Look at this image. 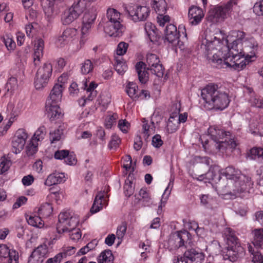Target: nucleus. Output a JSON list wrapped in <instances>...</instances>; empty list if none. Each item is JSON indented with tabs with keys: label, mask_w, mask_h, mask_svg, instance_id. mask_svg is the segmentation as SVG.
<instances>
[{
	"label": "nucleus",
	"mask_w": 263,
	"mask_h": 263,
	"mask_svg": "<svg viewBox=\"0 0 263 263\" xmlns=\"http://www.w3.org/2000/svg\"><path fill=\"white\" fill-rule=\"evenodd\" d=\"M258 48L257 42L253 37H251L242 42L239 47L236 42L234 43L233 45L230 47V53L235 55L241 54L251 60L255 57Z\"/></svg>",
	"instance_id": "nucleus-9"
},
{
	"label": "nucleus",
	"mask_w": 263,
	"mask_h": 263,
	"mask_svg": "<svg viewBox=\"0 0 263 263\" xmlns=\"http://www.w3.org/2000/svg\"><path fill=\"white\" fill-rule=\"evenodd\" d=\"M253 11L257 15L263 16V0H260L255 3Z\"/></svg>",
	"instance_id": "nucleus-62"
},
{
	"label": "nucleus",
	"mask_w": 263,
	"mask_h": 263,
	"mask_svg": "<svg viewBox=\"0 0 263 263\" xmlns=\"http://www.w3.org/2000/svg\"><path fill=\"white\" fill-rule=\"evenodd\" d=\"M219 168L218 166H215L211 167L209 171L206 173V178L208 181H213L218 183V187L221 189L223 188V184L224 180H220V172Z\"/></svg>",
	"instance_id": "nucleus-23"
},
{
	"label": "nucleus",
	"mask_w": 263,
	"mask_h": 263,
	"mask_svg": "<svg viewBox=\"0 0 263 263\" xmlns=\"http://www.w3.org/2000/svg\"><path fill=\"white\" fill-rule=\"evenodd\" d=\"M144 30L145 33L151 42H154L156 39V32L155 26L151 22H147L145 24Z\"/></svg>",
	"instance_id": "nucleus-38"
},
{
	"label": "nucleus",
	"mask_w": 263,
	"mask_h": 263,
	"mask_svg": "<svg viewBox=\"0 0 263 263\" xmlns=\"http://www.w3.org/2000/svg\"><path fill=\"white\" fill-rule=\"evenodd\" d=\"M224 234L227 237L228 247H234L241 246L238 238L235 234V232L230 228H226L224 231Z\"/></svg>",
	"instance_id": "nucleus-30"
},
{
	"label": "nucleus",
	"mask_w": 263,
	"mask_h": 263,
	"mask_svg": "<svg viewBox=\"0 0 263 263\" xmlns=\"http://www.w3.org/2000/svg\"><path fill=\"white\" fill-rule=\"evenodd\" d=\"M179 125L177 116H171L167 122L166 130L168 133H173L177 130Z\"/></svg>",
	"instance_id": "nucleus-42"
},
{
	"label": "nucleus",
	"mask_w": 263,
	"mask_h": 263,
	"mask_svg": "<svg viewBox=\"0 0 263 263\" xmlns=\"http://www.w3.org/2000/svg\"><path fill=\"white\" fill-rule=\"evenodd\" d=\"M127 226L126 223H122L117 228L116 236L118 239L120 240L119 243H121L126 232Z\"/></svg>",
	"instance_id": "nucleus-58"
},
{
	"label": "nucleus",
	"mask_w": 263,
	"mask_h": 263,
	"mask_svg": "<svg viewBox=\"0 0 263 263\" xmlns=\"http://www.w3.org/2000/svg\"><path fill=\"white\" fill-rule=\"evenodd\" d=\"M52 72V65L49 63H46L44 65L39 68L36 74L42 78H44L45 80L49 81V79L51 76Z\"/></svg>",
	"instance_id": "nucleus-34"
},
{
	"label": "nucleus",
	"mask_w": 263,
	"mask_h": 263,
	"mask_svg": "<svg viewBox=\"0 0 263 263\" xmlns=\"http://www.w3.org/2000/svg\"><path fill=\"white\" fill-rule=\"evenodd\" d=\"M190 236V234L187 231L178 232L171 235L167 242L168 249L173 251L179 248H184L187 249L191 247L192 242L189 239Z\"/></svg>",
	"instance_id": "nucleus-10"
},
{
	"label": "nucleus",
	"mask_w": 263,
	"mask_h": 263,
	"mask_svg": "<svg viewBox=\"0 0 263 263\" xmlns=\"http://www.w3.org/2000/svg\"><path fill=\"white\" fill-rule=\"evenodd\" d=\"M17 87V80L16 78L11 77L9 78L5 85L7 91H13Z\"/></svg>",
	"instance_id": "nucleus-56"
},
{
	"label": "nucleus",
	"mask_w": 263,
	"mask_h": 263,
	"mask_svg": "<svg viewBox=\"0 0 263 263\" xmlns=\"http://www.w3.org/2000/svg\"><path fill=\"white\" fill-rule=\"evenodd\" d=\"M83 83V86L82 87L84 89L86 90V92L87 93V96L83 100V103L82 105L84 106L87 101L93 100L97 96V91L95 90V89L97 87L98 85L93 82H91L90 83L89 86H88L86 80H84Z\"/></svg>",
	"instance_id": "nucleus-26"
},
{
	"label": "nucleus",
	"mask_w": 263,
	"mask_h": 263,
	"mask_svg": "<svg viewBox=\"0 0 263 263\" xmlns=\"http://www.w3.org/2000/svg\"><path fill=\"white\" fill-rule=\"evenodd\" d=\"M93 68L92 62L88 59L86 60L81 64V72L83 74H87L91 72Z\"/></svg>",
	"instance_id": "nucleus-50"
},
{
	"label": "nucleus",
	"mask_w": 263,
	"mask_h": 263,
	"mask_svg": "<svg viewBox=\"0 0 263 263\" xmlns=\"http://www.w3.org/2000/svg\"><path fill=\"white\" fill-rule=\"evenodd\" d=\"M138 86L133 82H129L126 88V91L128 96L133 99L139 98L138 93Z\"/></svg>",
	"instance_id": "nucleus-46"
},
{
	"label": "nucleus",
	"mask_w": 263,
	"mask_h": 263,
	"mask_svg": "<svg viewBox=\"0 0 263 263\" xmlns=\"http://www.w3.org/2000/svg\"><path fill=\"white\" fill-rule=\"evenodd\" d=\"M203 16L202 10L198 7L193 6L189 10V17L192 25H196L199 24Z\"/></svg>",
	"instance_id": "nucleus-24"
},
{
	"label": "nucleus",
	"mask_w": 263,
	"mask_h": 263,
	"mask_svg": "<svg viewBox=\"0 0 263 263\" xmlns=\"http://www.w3.org/2000/svg\"><path fill=\"white\" fill-rule=\"evenodd\" d=\"M48 82L49 80H45L44 78L36 74L34 79V86L36 89H41L47 85Z\"/></svg>",
	"instance_id": "nucleus-55"
},
{
	"label": "nucleus",
	"mask_w": 263,
	"mask_h": 263,
	"mask_svg": "<svg viewBox=\"0 0 263 263\" xmlns=\"http://www.w3.org/2000/svg\"><path fill=\"white\" fill-rule=\"evenodd\" d=\"M124 192L126 196L129 197L134 192V187L133 186V182L129 179H126L123 187Z\"/></svg>",
	"instance_id": "nucleus-54"
},
{
	"label": "nucleus",
	"mask_w": 263,
	"mask_h": 263,
	"mask_svg": "<svg viewBox=\"0 0 263 263\" xmlns=\"http://www.w3.org/2000/svg\"><path fill=\"white\" fill-rule=\"evenodd\" d=\"M249 103L252 107L261 108H263V99L258 96L250 97Z\"/></svg>",
	"instance_id": "nucleus-53"
},
{
	"label": "nucleus",
	"mask_w": 263,
	"mask_h": 263,
	"mask_svg": "<svg viewBox=\"0 0 263 263\" xmlns=\"http://www.w3.org/2000/svg\"><path fill=\"white\" fill-rule=\"evenodd\" d=\"M252 243L255 249H263V228L256 229L252 231Z\"/></svg>",
	"instance_id": "nucleus-28"
},
{
	"label": "nucleus",
	"mask_w": 263,
	"mask_h": 263,
	"mask_svg": "<svg viewBox=\"0 0 263 263\" xmlns=\"http://www.w3.org/2000/svg\"><path fill=\"white\" fill-rule=\"evenodd\" d=\"M11 165L10 161L4 158L1 159L0 162V174H3L6 172Z\"/></svg>",
	"instance_id": "nucleus-61"
},
{
	"label": "nucleus",
	"mask_w": 263,
	"mask_h": 263,
	"mask_svg": "<svg viewBox=\"0 0 263 263\" xmlns=\"http://www.w3.org/2000/svg\"><path fill=\"white\" fill-rule=\"evenodd\" d=\"M205 255L194 249L189 247L184 251L183 256H178L174 260V263H202Z\"/></svg>",
	"instance_id": "nucleus-12"
},
{
	"label": "nucleus",
	"mask_w": 263,
	"mask_h": 263,
	"mask_svg": "<svg viewBox=\"0 0 263 263\" xmlns=\"http://www.w3.org/2000/svg\"><path fill=\"white\" fill-rule=\"evenodd\" d=\"M46 129L44 126H40L35 132L32 140L38 142L42 140L46 135Z\"/></svg>",
	"instance_id": "nucleus-51"
},
{
	"label": "nucleus",
	"mask_w": 263,
	"mask_h": 263,
	"mask_svg": "<svg viewBox=\"0 0 263 263\" xmlns=\"http://www.w3.org/2000/svg\"><path fill=\"white\" fill-rule=\"evenodd\" d=\"M220 174L225 176L227 182L229 180L236 179L239 176L242 175L241 172L232 166H228L220 171Z\"/></svg>",
	"instance_id": "nucleus-31"
},
{
	"label": "nucleus",
	"mask_w": 263,
	"mask_h": 263,
	"mask_svg": "<svg viewBox=\"0 0 263 263\" xmlns=\"http://www.w3.org/2000/svg\"><path fill=\"white\" fill-rule=\"evenodd\" d=\"M89 3L86 0H79L75 2L70 7L79 16H80L88 7Z\"/></svg>",
	"instance_id": "nucleus-35"
},
{
	"label": "nucleus",
	"mask_w": 263,
	"mask_h": 263,
	"mask_svg": "<svg viewBox=\"0 0 263 263\" xmlns=\"http://www.w3.org/2000/svg\"><path fill=\"white\" fill-rule=\"evenodd\" d=\"M201 97L204 100V107L208 110H222L230 102L228 90L222 86L211 83L201 90Z\"/></svg>",
	"instance_id": "nucleus-1"
},
{
	"label": "nucleus",
	"mask_w": 263,
	"mask_h": 263,
	"mask_svg": "<svg viewBox=\"0 0 263 263\" xmlns=\"http://www.w3.org/2000/svg\"><path fill=\"white\" fill-rule=\"evenodd\" d=\"M46 111L51 121H54L62 116L61 109L57 103L46 102Z\"/></svg>",
	"instance_id": "nucleus-22"
},
{
	"label": "nucleus",
	"mask_w": 263,
	"mask_h": 263,
	"mask_svg": "<svg viewBox=\"0 0 263 263\" xmlns=\"http://www.w3.org/2000/svg\"><path fill=\"white\" fill-rule=\"evenodd\" d=\"M105 204L104 192H100L96 195L93 204L90 209V212L95 214L100 211L103 205Z\"/></svg>",
	"instance_id": "nucleus-29"
},
{
	"label": "nucleus",
	"mask_w": 263,
	"mask_h": 263,
	"mask_svg": "<svg viewBox=\"0 0 263 263\" xmlns=\"http://www.w3.org/2000/svg\"><path fill=\"white\" fill-rule=\"evenodd\" d=\"M222 255L224 260L234 262L245 255V251L241 246L228 247L222 250Z\"/></svg>",
	"instance_id": "nucleus-18"
},
{
	"label": "nucleus",
	"mask_w": 263,
	"mask_h": 263,
	"mask_svg": "<svg viewBox=\"0 0 263 263\" xmlns=\"http://www.w3.org/2000/svg\"><path fill=\"white\" fill-rule=\"evenodd\" d=\"M77 29L67 28L57 36L55 43L58 47H63L73 40L77 37Z\"/></svg>",
	"instance_id": "nucleus-17"
},
{
	"label": "nucleus",
	"mask_w": 263,
	"mask_h": 263,
	"mask_svg": "<svg viewBox=\"0 0 263 263\" xmlns=\"http://www.w3.org/2000/svg\"><path fill=\"white\" fill-rule=\"evenodd\" d=\"M117 118L118 115L117 114H114L108 116L105 119V127L108 129L111 128L112 126L116 122V120Z\"/></svg>",
	"instance_id": "nucleus-60"
},
{
	"label": "nucleus",
	"mask_w": 263,
	"mask_h": 263,
	"mask_svg": "<svg viewBox=\"0 0 263 263\" xmlns=\"http://www.w3.org/2000/svg\"><path fill=\"white\" fill-rule=\"evenodd\" d=\"M78 221L71 215L69 212H61L59 215V223L57 224V230L59 234L66 231L68 227H76Z\"/></svg>",
	"instance_id": "nucleus-15"
},
{
	"label": "nucleus",
	"mask_w": 263,
	"mask_h": 263,
	"mask_svg": "<svg viewBox=\"0 0 263 263\" xmlns=\"http://www.w3.org/2000/svg\"><path fill=\"white\" fill-rule=\"evenodd\" d=\"M217 53H214L212 59V64L213 66L218 68L233 67L238 71L243 69L252 60L249 59L241 54H237L236 55L230 53V47L226 55L222 57H219L217 59L215 56Z\"/></svg>",
	"instance_id": "nucleus-5"
},
{
	"label": "nucleus",
	"mask_w": 263,
	"mask_h": 263,
	"mask_svg": "<svg viewBox=\"0 0 263 263\" xmlns=\"http://www.w3.org/2000/svg\"><path fill=\"white\" fill-rule=\"evenodd\" d=\"M229 46L228 40L226 39V35L221 31L213 32L206 30L205 37L202 41L201 49L204 51L207 58L212 63V59L214 53H217L215 58L222 57L226 55Z\"/></svg>",
	"instance_id": "nucleus-2"
},
{
	"label": "nucleus",
	"mask_w": 263,
	"mask_h": 263,
	"mask_svg": "<svg viewBox=\"0 0 263 263\" xmlns=\"http://www.w3.org/2000/svg\"><path fill=\"white\" fill-rule=\"evenodd\" d=\"M232 35L236 37V39L234 40L230 45H228L229 47H231L234 43L236 42L238 46H239V45L241 44V43L245 41L246 39H249V37H246V34L245 32L239 30H234L232 31Z\"/></svg>",
	"instance_id": "nucleus-37"
},
{
	"label": "nucleus",
	"mask_w": 263,
	"mask_h": 263,
	"mask_svg": "<svg viewBox=\"0 0 263 263\" xmlns=\"http://www.w3.org/2000/svg\"><path fill=\"white\" fill-rule=\"evenodd\" d=\"M115 68L116 71L121 75H122L127 70V65L122 57L116 56L115 57Z\"/></svg>",
	"instance_id": "nucleus-36"
},
{
	"label": "nucleus",
	"mask_w": 263,
	"mask_h": 263,
	"mask_svg": "<svg viewBox=\"0 0 263 263\" xmlns=\"http://www.w3.org/2000/svg\"><path fill=\"white\" fill-rule=\"evenodd\" d=\"M110 95L108 92H104L101 95L99 103L103 106H106L110 102Z\"/></svg>",
	"instance_id": "nucleus-63"
},
{
	"label": "nucleus",
	"mask_w": 263,
	"mask_h": 263,
	"mask_svg": "<svg viewBox=\"0 0 263 263\" xmlns=\"http://www.w3.org/2000/svg\"><path fill=\"white\" fill-rule=\"evenodd\" d=\"M107 21L104 24V31L108 35L114 37L121 36L125 31L122 24L121 14L114 8H108L106 11Z\"/></svg>",
	"instance_id": "nucleus-6"
},
{
	"label": "nucleus",
	"mask_w": 263,
	"mask_h": 263,
	"mask_svg": "<svg viewBox=\"0 0 263 263\" xmlns=\"http://www.w3.org/2000/svg\"><path fill=\"white\" fill-rule=\"evenodd\" d=\"M66 231L61 232V233L68 232L71 239L73 240H78L81 238L82 233L81 230L76 228V227H68Z\"/></svg>",
	"instance_id": "nucleus-41"
},
{
	"label": "nucleus",
	"mask_w": 263,
	"mask_h": 263,
	"mask_svg": "<svg viewBox=\"0 0 263 263\" xmlns=\"http://www.w3.org/2000/svg\"><path fill=\"white\" fill-rule=\"evenodd\" d=\"M2 40L4 43L8 50H13L15 47V43L12 39V35L8 33H5L2 37Z\"/></svg>",
	"instance_id": "nucleus-45"
},
{
	"label": "nucleus",
	"mask_w": 263,
	"mask_h": 263,
	"mask_svg": "<svg viewBox=\"0 0 263 263\" xmlns=\"http://www.w3.org/2000/svg\"><path fill=\"white\" fill-rule=\"evenodd\" d=\"M64 177L65 175L64 173H53L48 176L45 181L44 184L49 186L59 184L65 180L64 179Z\"/></svg>",
	"instance_id": "nucleus-32"
},
{
	"label": "nucleus",
	"mask_w": 263,
	"mask_h": 263,
	"mask_svg": "<svg viewBox=\"0 0 263 263\" xmlns=\"http://www.w3.org/2000/svg\"><path fill=\"white\" fill-rule=\"evenodd\" d=\"M146 63L148 66L147 68L145 64L143 62H139L135 65L139 81L142 84H145L148 80L149 74L147 70H150L158 77H162L163 75L164 68L160 64L159 58L157 55L148 53L146 55Z\"/></svg>",
	"instance_id": "nucleus-3"
},
{
	"label": "nucleus",
	"mask_w": 263,
	"mask_h": 263,
	"mask_svg": "<svg viewBox=\"0 0 263 263\" xmlns=\"http://www.w3.org/2000/svg\"><path fill=\"white\" fill-rule=\"evenodd\" d=\"M64 0H41V5L48 21L52 20L60 12L59 3Z\"/></svg>",
	"instance_id": "nucleus-14"
},
{
	"label": "nucleus",
	"mask_w": 263,
	"mask_h": 263,
	"mask_svg": "<svg viewBox=\"0 0 263 263\" xmlns=\"http://www.w3.org/2000/svg\"><path fill=\"white\" fill-rule=\"evenodd\" d=\"M63 134V130L62 129H57L53 132L50 133V140L51 143H54L59 141L61 138V135Z\"/></svg>",
	"instance_id": "nucleus-59"
},
{
	"label": "nucleus",
	"mask_w": 263,
	"mask_h": 263,
	"mask_svg": "<svg viewBox=\"0 0 263 263\" xmlns=\"http://www.w3.org/2000/svg\"><path fill=\"white\" fill-rule=\"evenodd\" d=\"M142 133L145 140H147L149 136L155 133V123L153 121H149L144 118L142 119Z\"/></svg>",
	"instance_id": "nucleus-27"
},
{
	"label": "nucleus",
	"mask_w": 263,
	"mask_h": 263,
	"mask_svg": "<svg viewBox=\"0 0 263 263\" xmlns=\"http://www.w3.org/2000/svg\"><path fill=\"white\" fill-rule=\"evenodd\" d=\"M52 211V205L50 203H45L39 208L38 214L43 218H47L50 216Z\"/></svg>",
	"instance_id": "nucleus-39"
},
{
	"label": "nucleus",
	"mask_w": 263,
	"mask_h": 263,
	"mask_svg": "<svg viewBox=\"0 0 263 263\" xmlns=\"http://www.w3.org/2000/svg\"><path fill=\"white\" fill-rule=\"evenodd\" d=\"M48 253L46 245H41L32 252L28 259V263H42Z\"/></svg>",
	"instance_id": "nucleus-21"
},
{
	"label": "nucleus",
	"mask_w": 263,
	"mask_h": 263,
	"mask_svg": "<svg viewBox=\"0 0 263 263\" xmlns=\"http://www.w3.org/2000/svg\"><path fill=\"white\" fill-rule=\"evenodd\" d=\"M253 183L250 177L242 174L236 179L229 180L222 189V194L237 196L241 193H247L252 187Z\"/></svg>",
	"instance_id": "nucleus-7"
},
{
	"label": "nucleus",
	"mask_w": 263,
	"mask_h": 263,
	"mask_svg": "<svg viewBox=\"0 0 263 263\" xmlns=\"http://www.w3.org/2000/svg\"><path fill=\"white\" fill-rule=\"evenodd\" d=\"M249 252L253 255L252 261L254 263H263V255L258 251L250 243L247 245Z\"/></svg>",
	"instance_id": "nucleus-40"
},
{
	"label": "nucleus",
	"mask_w": 263,
	"mask_h": 263,
	"mask_svg": "<svg viewBox=\"0 0 263 263\" xmlns=\"http://www.w3.org/2000/svg\"><path fill=\"white\" fill-rule=\"evenodd\" d=\"M8 257H9L8 263H18V253L15 250H10Z\"/></svg>",
	"instance_id": "nucleus-64"
},
{
	"label": "nucleus",
	"mask_w": 263,
	"mask_h": 263,
	"mask_svg": "<svg viewBox=\"0 0 263 263\" xmlns=\"http://www.w3.org/2000/svg\"><path fill=\"white\" fill-rule=\"evenodd\" d=\"M153 7L158 14H165L167 10V4L165 0H154Z\"/></svg>",
	"instance_id": "nucleus-44"
},
{
	"label": "nucleus",
	"mask_w": 263,
	"mask_h": 263,
	"mask_svg": "<svg viewBox=\"0 0 263 263\" xmlns=\"http://www.w3.org/2000/svg\"><path fill=\"white\" fill-rule=\"evenodd\" d=\"M114 259V256L110 250H105L101 253L98 257L99 263H111Z\"/></svg>",
	"instance_id": "nucleus-43"
},
{
	"label": "nucleus",
	"mask_w": 263,
	"mask_h": 263,
	"mask_svg": "<svg viewBox=\"0 0 263 263\" xmlns=\"http://www.w3.org/2000/svg\"><path fill=\"white\" fill-rule=\"evenodd\" d=\"M124 9L135 22L145 20L150 13L149 8L146 6L125 5Z\"/></svg>",
	"instance_id": "nucleus-13"
},
{
	"label": "nucleus",
	"mask_w": 263,
	"mask_h": 263,
	"mask_svg": "<svg viewBox=\"0 0 263 263\" xmlns=\"http://www.w3.org/2000/svg\"><path fill=\"white\" fill-rule=\"evenodd\" d=\"M165 39L173 45L179 44L178 39L181 37L183 40H187V34L184 25H180L177 30V27L172 24H167L165 30Z\"/></svg>",
	"instance_id": "nucleus-11"
},
{
	"label": "nucleus",
	"mask_w": 263,
	"mask_h": 263,
	"mask_svg": "<svg viewBox=\"0 0 263 263\" xmlns=\"http://www.w3.org/2000/svg\"><path fill=\"white\" fill-rule=\"evenodd\" d=\"M26 219L28 224L33 227L42 228L44 225L41 217L39 215V216H30L28 218H26Z\"/></svg>",
	"instance_id": "nucleus-48"
},
{
	"label": "nucleus",
	"mask_w": 263,
	"mask_h": 263,
	"mask_svg": "<svg viewBox=\"0 0 263 263\" xmlns=\"http://www.w3.org/2000/svg\"><path fill=\"white\" fill-rule=\"evenodd\" d=\"M249 157L251 159H256L259 158L263 159V148L254 147L250 149Z\"/></svg>",
	"instance_id": "nucleus-57"
},
{
	"label": "nucleus",
	"mask_w": 263,
	"mask_h": 263,
	"mask_svg": "<svg viewBox=\"0 0 263 263\" xmlns=\"http://www.w3.org/2000/svg\"><path fill=\"white\" fill-rule=\"evenodd\" d=\"M64 78L66 79V76H62L58 78V81L61 83H57L54 85L46 102L59 103L61 101L63 90L65 87L64 82H62Z\"/></svg>",
	"instance_id": "nucleus-19"
},
{
	"label": "nucleus",
	"mask_w": 263,
	"mask_h": 263,
	"mask_svg": "<svg viewBox=\"0 0 263 263\" xmlns=\"http://www.w3.org/2000/svg\"><path fill=\"white\" fill-rule=\"evenodd\" d=\"M38 143L31 139L26 146V154L28 156H32L37 151Z\"/></svg>",
	"instance_id": "nucleus-52"
},
{
	"label": "nucleus",
	"mask_w": 263,
	"mask_h": 263,
	"mask_svg": "<svg viewBox=\"0 0 263 263\" xmlns=\"http://www.w3.org/2000/svg\"><path fill=\"white\" fill-rule=\"evenodd\" d=\"M96 9L89 10L85 12L83 17L81 32L82 36L86 34L90 29L95 20L96 18L97 13Z\"/></svg>",
	"instance_id": "nucleus-20"
},
{
	"label": "nucleus",
	"mask_w": 263,
	"mask_h": 263,
	"mask_svg": "<svg viewBox=\"0 0 263 263\" xmlns=\"http://www.w3.org/2000/svg\"><path fill=\"white\" fill-rule=\"evenodd\" d=\"M44 48V42L43 39L40 38L34 41L33 60L35 66L39 64L40 59L43 57Z\"/></svg>",
	"instance_id": "nucleus-25"
},
{
	"label": "nucleus",
	"mask_w": 263,
	"mask_h": 263,
	"mask_svg": "<svg viewBox=\"0 0 263 263\" xmlns=\"http://www.w3.org/2000/svg\"><path fill=\"white\" fill-rule=\"evenodd\" d=\"M139 195L141 197L139 201L143 203L144 206H149L152 204L151 198L146 189H141L139 192Z\"/></svg>",
	"instance_id": "nucleus-47"
},
{
	"label": "nucleus",
	"mask_w": 263,
	"mask_h": 263,
	"mask_svg": "<svg viewBox=\"0 0 263 263\" xmlns=\"http://www.w3.org/2000/svg\"><path fill=\"white\" fill-rule=\"evenodd\" d=\"M238 1L230 0L226 4L216 6L209 11L207 20L213 23L223 21L230 15L233 7L237 5Z\"/></svg>",
	"instance_id": "nucleus-8"
},
{
	"label": "nucleus",
	"mask_w": 263,
	"mask_h": 263,
	"mask_svg": "<svg viewBox=\"0 0 263 263\" xmlns=\"http://www.w3.org/2000/svg\"><path fill=\"white\" fill-rule=\"evenodd\" d=\"M209 135L215 142V146L217 149L222 153H226L228 149H234L237 143L229 132H226L220 126H211L208 130Z\"/></svg>",
	"instance_id": "nucleus-4"
},
{
	"label": "nucleus",
	"mask_w": 263,
	"mask_h": 263,
	"mask_svg": "<svg viewBox=\"0 0 263 263\" xmlns=\"http://www.w3.org/2000/svg\"><path fill=\"white\" fill-rule=\"evenodd\" d=\"M79 16L71 8L66 11L61 18V22L64 25H67L77 19Z\"/></svg>",
	"instance_id": "nucleus-33"
},
{
	"label": "nucleus",
	"mask_w": 263,
	"mask_h": 263,
	"mask_svg": "<svg viewBox=\"0 0 263 263\" xmlns=\"http://www.w3.org/2000/svg\"><path fill=\"white\" fill-rule=\"evenodd\" d=\"M28 134L24 129H18L12 141V151L17 154L20 153L24 148L26 143Z\"/></svg>",
	"instance_id": "nucleus-16"
},
{
	"label": "nucleus",
	"mask_w": 263,
	"mask_h": 263,
	"mask_svg": "<svg viewBox=\"0 0 263 263\" xmlns=\"http://www.w3.org/2000/svg\"><path fill=\"white\" fill-rule=\"evenodd\" d=\"M76 251V248L75 247L70 246H64L62 248V251L58 253V255L61 256L60 259L61 260H62L63 258H66L67 256H70L74 254Z\"/></svg>",
	"instance_id": "nucleus-49"
}]
</instances>
